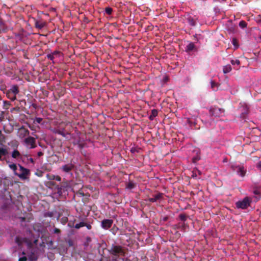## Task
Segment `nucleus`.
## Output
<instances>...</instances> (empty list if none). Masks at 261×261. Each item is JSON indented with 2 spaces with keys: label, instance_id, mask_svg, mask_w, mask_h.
Masks as SVG:
<instances>
[{
  "label": "nucleus",
  "instance_id": "7c9ffc66",
  "mask_svg": "<svg viewBox=\"0 0 261 261\" xmlns=\"http://www.w3.org/2000/svg\"><path fill=\"white\" fill-rule=\"evenodd\" d=\"M47 58L49 59L50 60H53V59L55 58V56H54V54H49L47 55Z\"/></svg>",
  "mask_w": 261,
  "mask_h": 261
},
{
  "label": "nucleus",
  "instance_id": "6e6552de",
  "mask_svg": "<svg viewBox=\"0 0 261 261\" xmlns=\"http://www.w3.org/2000/svg\"><path fill=\"white\" fill-rule=\"evenodd\" d=\"M26 146L30 148H34L36 147L35 139L32 137H28L24 139Z\"/></svg>",
  "mask_w": 261,
  "mask_h": 261
},
{
  "label": "nucleus",
  "instance_id": "f257e3e1",
  "mask_svg": "<svg viewBox=\"0 0 261 261\" xmlns=\"http://www.w3.org/2000/svg\"><path fill=\"white\" fill-rule=\"evenodd\" d=\"M23 254L25 255L20 257L18 261H36L38 259L37 253L35 249H29V252L27 255H25L24 252H23Z\"/></svg>",
  "mask_w": 261,
  "mask_h": 261
},
{
  "label": "nucleus",
  "instance_id": "4468645a",
  "mask_svg": "<svg viewBox=\"0 0 261 261\" xmlns=\"http://www.w3.org/2000/svg\"><path fill=\"white\" fill-rule=\"evenodd\" d=\"M195 48V45L193 43L191 42L188 44L186 47V51H191L193 50Z\"/></svg>",
  "mask_w": 261,
  "mask_h": 261
},
{
  "label": "nucleus",
  "instance_id": "1a4fd4ad",
  "mask_svg": "<svg viewBox=\"0 0 261 261\" xmlns=\"http://www.w3.org/2000/svg\"><path fill=\"white\" fill-rule=\"evenodd\" d=\"M113 221L111 219H105L101 221V226L105 229H109L112 225Z\"/></svg>",
  "mask_w": 261,
  "mask_h": 261
},
{
  "label": "nucleus",
  "instance_id": "79ce46f5",
  "mask_svg": "<svg viewBox=\"0 0 261 261\" xmlns=\"http://www.w3.org/2000/svg\"><path fill=\"white\" fill-rule=\"evenodd\" d=\"M59 133L63 136H64V134L62 133H61V132H59Z\"/></svg>",
  "mask_w": 261,
  "mask_h": 261
},
{
  "label": "nucleus",
  "instance_id": "423d86ee",
  "mask_svg": "<svg viewBox=\"0 0 261 261\" xmlns=\"http://www.w3.org/2000/svg\"><path fill=\"white\" fill-rule=\"evenodd\" d=\"M210 113L215 117H222L224 115V110L218 107H213L210 109Z\"/></svg>",
  "mask_w": 261,
  "mask_h": 261
},
{
  "label": "nucleus",
  "instance_id": "4c0bfd02",
  "mask_svg": "<svg viewBox=\"0 0 261 261\" xmlns=\"http://www.w3.org/2000/svg\"><path fill=\"white\" fill-rule=\"evenodd\" d=\"M257 167L261 170V162L258 164Z\"/></svg>",
  "mask_w": 261,
  "mask_h": 261
},
{
  "label": "nucleus",
  "instance_id": "39448f33",
  "mask_svg": "<svg viewBox=\"0 0 261 261\" xmlns=\"http://www.w3.org/2000/svg\"><path fill=\"white\" fill-rule=\"evenodd\" d=\"M15 174L22 179H27L29 178L30 171L22 166H19V172H15Z\"/></svg>",
  "mask_w": 261,
  "mask_h": 261
},
{
  "label": "nucleus",
  "instance_id": "4be33fe9",
  "mask_svg": "<svg viewBox=\"0 0 261 261\" xmlns=\"http://www.w3.org/2000/svg\"><path fill=\"white\" fill-rule=\"evenodd\" d=\"M86 226V224L84 222H81L79 223L76 224L75 225V228L76 229H79L80 228Z\"/></svg>",
  "mask_w": 261,
  "mask_h": 261
},
{
  "label": "nucleus",
  "instance_id": "58836bf2",
  "mask_svg": "<svg viewBox=\"0 0 261 261\" xmlns=\"http://www.w3.org/2000/svg\"><path fill=\"white\" fill-rule=\"evenodd\" d=\"M88 229H90L91 228V226L90 225H86Z\"/></svg>",
  "mask_w": 261,
  "mask_h": 261
},
{
  "label": "nucleus",
  "instance_id": "9b49d317",
  "mask_svg": "<svg viewBox=\"0 0 261 261\" xmlns=\"http://www.w3.org/2000/svg\"><path fill=\"white\" fill-rule=\"evenodd\" d=\"M163 194L161 193H159L154 196L152 198H150L149 199V201L151 202H154L160 199L162 197Z\"/></svg>",
  "mask_w": 261,
  "mask_h": 261
},
{
  "label": "nucleus",
  "instance_id": "e433bc0d",
  "mask_svg": "<svg viewBox=\"0 0 261 261\" xmlns=\"http://www.w3.org/2000/svg\"><path fill=\"white\" fill-rule=\"evenodd\" d=\"M42 155H43V153H42V152H38V155L39 156H42Z\"/></svg>",
  "mask_w": 261,
  "mask_h": 261
},
{
  "label": "nucleus",
  "instance_id": "dca6fc26",
  "mask_svg": "<svg viewBox=\"0 0 261 261\" xmlns=\"http://www.w3.org/2000/svg\"><path fill=\"white\" fill-rule=\"evenodd\" d=\"M231 70V67L230 65H227L223 67V72L224 73H229Z\"/></svg>",
  "mask_w": 261,
  "mask_h": 261
},
{
  "label": "nucleus",
  "instance_id": "393cba45",
  "mask_svg": "<svg viewBox=\"0 0 261 261\" xmlns=\"http://www.w3.org/2000/svg\"><path fill=\"white\" fill-rule=\"evenodd\" d=\"M239 26L242 29L245 28L247 27V23L245 21L242 20L239 23Z\"/></svg>",
  "mask_w": 261,
  "mask_h": 261
},
{
  "label": "nucleus",
  "instance_id": "ddd939ff",
  "mask_svg": "<svg viewBox=\"0 0 261 261\" xmlns=\"http://www.w3.org/2000/svg\"><path fill=\"white\" fill-rule=\"evenodd\" d=\"M158 114V111L156 109H153L151 111L150 115L149 116V119L150 120H153L154 118L157 116Z\"/></svg>",
  "mask_w": 261,
  "mask_h": 261
},
{
  "label": "nucleus",
  "instance_id": "b1692460",
  "mask_svg": "<svg viewBox=\"0 0 261 261\" xmlns=\"http://www.w3.org/2000/svg\"><path fill=\"white\" fill-rule=\"evenodd\" d=\"M46 177L48 180H53L55 179V175L48 173L46 174Z\"/></svg>",
  "mask_w": 261,
  "mask_h": 261
},
{
  "label": "nucleus",
  "instance_id": "2eb2a0df",
  "mask_svg": "<svg viewBox=\"0 0 261 261\" xmlns=\"http://www.w3.org/2000/svg\"><path fill=\"white\" fill-rule=\"evenodd\" d=\"M12 156L15 159H18L20 157V153L17 150H14L12 153Z\"/></svg>",
  "mask_w": 261,
  "mask_h": 261
},
{
  "label": "nucleus",
  "instance_id": "a211bd4d",
  "mask_svg": "<svg viewBox=\"0 0 261 261\" xmlns=\"http://www.w3.org/2000/svg\"><path fill=\"white\" fill-rule=\"evenodd\" d=\"M211 88L213 90H217L218 87V85L217 83L213 81L211 82Z\"/></svg>",
  "mask_w": 261,
  "mask_h": 261
},
{
  "label": "nucleus",
  "instance_id": "5701e85b",
  "mask_svg": "<svg viewBox=\"0 0 261 261\" xmlns=\"http://www.w3.org/2000/svg\"><path fill=\"white\" fill-rule=\"evenodd\" d=\"M9 167L13 170V171L15 173L16 172V170L17 169V166L15 164H9Z\"/></svg>",
  "mask_w": 261,
  "mask_h": 261
},
{
  "label": "nucleus",
  "instance_id": "9d476101",
  "mask_svg": "<svg viewBox=\"0 0 261 261\" xmlns=\"http://www.w3.org/2000/svg\"><path fill=\"white\" fill-rule=\"evenodd\" d=\"M45 22L44 21L36 20L35 21V27L36 28L39 29H42L45 25Z\"/></svg>",
  "mask_w": 261,
  "mask_h": 261
},
{
  "label": "nucleus",
  "instance_id": "2f4dec72",
  "mask_svg": "<svg viewBox=\"0 0 261 261\" xmlns=\"http://www.w3.org/2000/svg\"><path fill=\"white\" fill-rule=\"evenodd\" d=\"M54 180L60 181L61 180V178L59 176H55V179Z\"/></svg>",
  "mask_w": 261,
  "mask_h": 261
},
{
  "label": "nucleus",
  "instance_id": "cd10ccee",
  "mask_svg": "<svg viewBox=\"0 0 261 261\" xmlns=\"http://www.w3.org/2000/svg\"><path fill=\"white\" fill-rule=\"evenodd\" d=\"M231 63L232 64V65H236L237 64V65H239L240 64V62L239 60H232L231 61Z\"/></svg>",
  "mask_w": 261,
  "mask_h": 261
},
{
  "label": "nucleus",
  "instance_id": "bb28decb",
  "mask_svg": "<svg viewBox=\"0 0 261 261\" xmlns=\"http://www.w3.org/2000/svg\"><path fill=\"white\" fill-rule=\"evenodd\" d=\"M188 21H189V24L192 25V26H194L195 25V21H194V20L192 18H189L188 19Z\"/></svg>",
  "mask_w": 261,
  "mask_h": 261
},
{
  "label": "nucleus",
  "instance_id": "412c9836",
  "mask_svg": "<svg viewBox=\"0 0 261 261\" xmlns=\"http://www.w3.org/2000/svg\"><path fill=\"white\" fill-rule=\"evenodd\" d=\"M16 243L19 245L20 246L23 242L24 241V239H20L19 237H16L15 239Z\"/></svg>",
  "mask_w": 261,
  "mask_h": 261
},
{
  "label": "nucleus",
  "instance_id": "20e7f679",
  "mask_svg": "<svg viewBox=\"0 0 261 261\" xmlns=\"http://www.w3.org/2000/svg\"><path fill=\"white\" fill-rule=\"evenodd\" d=\"M19 90L18 88L16 85H13L10 88L7 93L8 98L10 99L11 100L14 101L16 98V95L18 93Z\"/></svg>",
  "mask_w": 261,
  "mask_h": 261
},
{
  "label": "nucleus",
  "instance_id": "6ab92c4d",
  "mask_svg": "<svg viewBox=\"0 0 261 261\" xmlns=\"http://www.w3.org/2000/svg\"><path fill=\"white\" fill-rule=\"evenodd\" d=\"M232 43L234 46V49H237L238 48L239 44L237 39L233 38L232 40Z\"/></svg>",
  "mask_w": 261,
  "mask_h": 261
},
{
  "label": "nucleus",
  "instance_id": "f8f14e48",
  "mask_svg": "<svg viewBox=\"0 0 261 261\" xmlns=\"http://www.w3.org/2000/svg\"><path fill=\"white\" fill-rule=\"evenodd\" d=\"M73 167L72 164H67L62 166V170L65 172H68L71 171Z\"/></svg>",
  "mask_w": 261,
  "mask_h": 261
},
{
  "label": "nucleus",
  "instance_id": "f704fd0d",
  "mask_svg": "<svg viewBox=\"0 0 261 261\" xmlns=\"http://www.w3.org/2000/svg\"><path fill=\"white\" fill-rule=\"evenodd\" d=\"M60 53L59 51H54L52 54H54V56H57V55H59Z\"/></svg>",
  "mask_w": 261,
  "mask_h": 261
},
{
  "label": "nucleus",
  "instance_id": "ea45409f",
  "mask_svg": "<svg viewBox=\"0 0 261 261\" xmlns=\"http://www.w3.org/2000/svg\"><path fill=\"white\" fill-rule=\"evenodd\" d=\"M254 193L255 194H258V191H257V190H255V191H254Z\"/></svg>",
  "mask_w": 261,
  "mask_h": 261
},
{
  "label": "nucleus",
  "instance_id": "f3484780",
  "mask_svg": "<svg viewBox=\"0 0 261 261\" xmlns=\"http://www.w3.org/2000/svg\"><path fill=\"white\" fill-rule=\"evenodd\" d=\"M200 174L201 172L199 170L196 169L193 171L192 176L193 178H198V175H200Z\"/></svg>",
  "mask_w": 261,
  "mask_h": 261
},
{
  "label": "nucleus",
  "instance_id": "c756f323",
  "mask_svg": "<svg viewBox=\"0 0 261 261\" xmlns=\"http://www.w3.org/2000/svg\"><path fill=\"white\" fill-rule=\"evenodd\" d=\"M42 120V118L40 117H37L35 118L34 122H37V123H40Z\"/></svg>",
  "mask_w": 261,
  "mask_h": 261
},
{
  "label": "nucleus",
  "instance_id": "c85d7f7f",
  "mask_svg": "<svg viewBox=\"0 0 261 261\" xmlns=\"http://www.w3.org/2000/svg\"><path fill=\"white\" fill-rule=\"evenodd\" d=\"M179 217L181 221H185L186 220V216L184 214H180Z\"/></svg>",
  "mask_w": 261,
  "mask_h": 261
},
{
  "label": "nucleus",
  "instance_id": "f03ea898",
  "mask_svg": "<svg viewBox=\"0 0 261 261\" xmlns=\"http://www.w3.org/2000/svg\"><path fill=\"white\" fill-rule=\"evenodd\" d=\"M111 253L115 256L120 257V259H122L124 261L123 257L125 256V250L124 249L120 246H113L111 248Z\"/></svg>",
  "mask_w": 261,
  "mask_h": 261
},
{
  "label": "nucleus",
  "instance_id": "a19ab883",
  "mask_svg": "<svg viewBox=\"0 0 261 261\" xmlns=\"http://www.w3.org/2000/svg\"><path fill=\"white\" fill-rule=\"evenodd\" d=\"M9 97H13V94H11V93H10V94H9Z\"/></svg>",
  "mask_w": 261,
  "mask_h": 261
},
{
  "label": "nucleus",
  "instance_id": "aec40b11",
  "mask_svg": "<svg viewBox=\"0 0 261 261\" xmlns=\"http://www.w3.org/2000/svg\"><path fill=\"white\" fill-rule=\"evenodd\" d=\"M135 187V185L134 184V183H133V182H129L128 183H127L126 184V188L128 189H132L133 188H134Z\"/></svg>",
  "mask_w": 261,
  "mask_h": 261
},
{
  "label": "nucleus",
  "instance_id": "c9c22d12",
  "mask_svg": "<svg viewBox=\"0 0 261 261\" xmlns=\"http://www.w3.org/2000/svg\"><path fill=\"white\" fill-rule=\"evenodd\" d=\"M199 160V157L194 158L193 159V162H196L197 161H198Z\"/></svg>",
  "mask_w": 261,
  "mask_h": 261
},
{
  "label": "nucleus",
  "instance_id": "a878e982",
  "mask_svg": "<svg viewBox=\"0 0 261 261\" xmlns=\"http://www.w3.org/2000/svg\"><path fill=\"white\" fill-rule=\"evenodd\" d=\"M112 11H113L112 9L110 7H107L105 9L106 13L109 15H111L112 14Z\"/></svg>",
  "mask_w": 261,
  "mask_h": 261
},
{
  "label": "nucleus",
  "instance_id": "7ed1b4c3",
  "mask_svg": "<svg viewBox=\"0 0 261 261\" xmlns=\"http://www.w3.org/2000/svg\"><path fill=\"white\" fill-rule=\"evenodd\" d=\"M251 199L249 197H245L242 200L236 202V206L238 208L245 209L250 205Z\"/></svg>",
  "mask_w": 261,
  "mask_h": 261
},
{
  "label": "nucleus",
  "instance_id": "72a5a7b5",
  "mask_svg": "<svg viewBox=\"0 0 261 261\" xmlns=\"http://www.w3.org/2000/svg\"><path fill=\"white\" fill-rule=\"evenodd\" d=\"M46 185L47 186H51V185L53 186V185H54V183L53 181H50L48 182L47 183Z\"/></svg>",
  "mask_w": 261,
  "mask_h": 261
},
{
  "label": "nucleus",
  "instance_id": "37998d69",
  "mask_svg": "<svg viewBox=\"0 0 261 261\" xmlns=\"http://www.w3.org/2000/svg\"><path fill=\"white\" fill-rule=\"evenodd\" d=\"M69 243L70 245H71V242L70 241L69 242Z\"/></svg>",
  "mask_w": 261,
  "mask_h": 261
},
{
  "label": "nucleus",
  "instance_id": "0eeeda50",
  "mask_svg": "<svg viewBox=\"0 0 261 261\" xmlns=\"http://www.w3.org/2000/svg\"><path fill=\"white\" fill-rule=\"evenodd\" d=\"M233 171H236L237 174L242 177H244L246 174V171L243 166L237 165H232L231 166Z\"/></svg>",
  "mask_w": 261,
  "mask_h": 261
},
{
  "label": "nucleus",
  "instance_id": "473e14b6",
  "mask_svg": "<svg viewBox=\"0 0 261 261\" xmlns=\"http://www.w3.org/2000/svg\"><path fill=\"white\" fill-rule=\"evenodd\" d=\"M60 230L57 228H55L54 230V232L55 233H58L60 232Z\"/></svg>",
  "mask_w": 261,
  "mask_h": 261
}]
</instances>
